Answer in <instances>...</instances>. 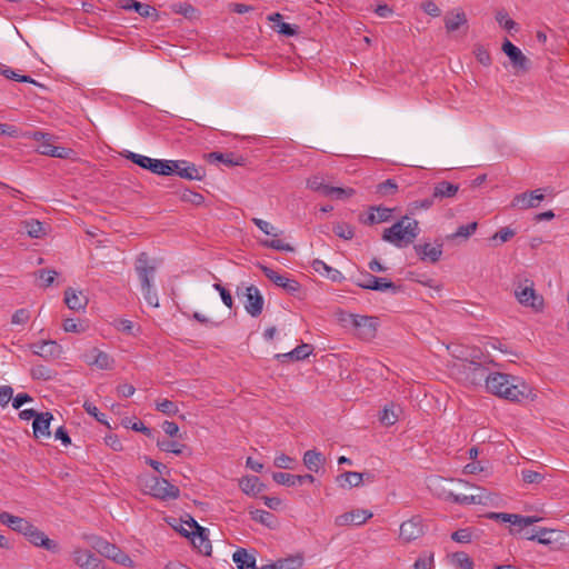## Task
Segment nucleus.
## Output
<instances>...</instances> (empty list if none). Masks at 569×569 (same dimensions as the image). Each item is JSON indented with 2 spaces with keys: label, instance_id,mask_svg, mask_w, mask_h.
Listing matches in <instances>:
<instances>
[{
  "label": "nucleus",
  "instance_id": "nucleus-30",
  "mask_svg": "<svg viewBox=\"0 0 569 569\" xmlns=\"http://www.w3.org/2000/svg\"><path fill=\"white\" fill-rule=\"evenodd\" d=\"M50 412H41L33 420V435L36 438H49L50 437V421L52 420Z\"/></svg>",
  "mask_w": 569,
  "mask_h": 569
},
{
  "label": "nucleus",
  "instance_id": "nucleus-39",
  "mask_svg": "<svg viewBox=\"0 0 569 569\" xmlns=\"http://www.w3.org/2000/svg\"><path fill=\"white\" fill-rule=\"evenodd\" d=\"M22 227L30 238H42L47 233L46 224L36 219L22 221Z\"/></svg>",
  "mask_w": 569,
  "mask_h": 569
},
{
  "label": "nucleus",
  "instance_id": "nucleus-49",
  "mask_svg": "<svg viewBox=\"0 0 569 569\" xmlns=\"http://www.w3.org/2000/svg\"><path fill=\"white\" fill-rule=\"evenodd\" d=\"M553 530L549 529H540L537 532H526L525 538L528 540H536L541 545H550L552 542L551 538L549 537L550 533H552Z\"/></svg>",
  "mask_w": 569,
  "mask_h": 569
},
{
  "label": "nucleus",
  "instance_id": "nucleus-23",
  "mask_svg": "<svg viewBox=\"0 0 569 569\" xmlns=\"http://www.w3.org/2000/svg\"><path fill=\"white\" fill-rule=\"evenodd\" d=\"M475 493L463 495L456 497V503L460 505H487L492 502V495L483 488H476Z\"/></svg>",
  "mask_w": 569,
  "mask_h": 569
},
{
  "label": "nucleus",
  "instance_id": "nucleus-28",
  "mask_svg": "<svg viewBox=\"0 0 569 569\" xmlns=\"http://www.w3.org/2000/svg\"><path fill=\"white\" fill-rule=\"evenodd\" d=\"M120 7L124 10H134L143 18H154V20H158L159 17L156 8L136 0H120Z\"/></svg>",
  "mask_w": 569,
  "mask_h": 569
},
{
  "label": "nucleus",
  "instance_id": "nucleus-35",
  "mask_svg": "<svg viewBox=\"0 0 569 569\" xmlns=\"http://www.w3.org/2000/svg\"><path fill=\"white\" fill-rule=\"evenodd\" d=\"M312 268L316 272L326 276L327 278L335 282H340L343 279V276L339 270L328 266L320 259H315L312 261Z\"/></svg>",
  "mask_w": 569,
  "mask_h": 569
},
{
  "label": "nucleus",
  "instance_id": "nucleus-61",
  "mask_svg": "<svg viewBox=\"0 0 569 569\" xmlns=\"http://www.w3.org/2000/svg\"><path fill=\"white\" fill-rule=\"evenodd\" d=\"M262 244L267 248H272L278 251L292 252L295 250V248L292 246L283 242L280 239L266 240L262 242Z\"/></svg>",
  "mask_w": 569,
  "mask_h": 569
},
{
  "label": "nucleus",
  "instance_id": "nucleus-24",
  "mask_svg": "<svg viewBox=\"0 0 569 569\" xmlns=\"http://www.w3.org/2000/svg\"><path fill=\"white\" fill-rule=\"evenodd\" d=\"M415 251L422 261L436 263L442 256V243H437L435 246L431 243L417 244L415 246Z\"/></svg>",
  "mask_w": 569,
  "mask_h": 569
},
{
  "label": "nucleus",
  "instance_id": "nucleus-22",
  "mask_svg": "<svg viewBox=\"0 0 569 569\" xmlns=\"http://www.w3.org/2000/svg\"><path fill=\"white\" fill-rule=\"evenodd\" d=\"M447 32L451 33L461 28L468 29V19L465 11L460 8L448 11L443 18Z\"/></svg>",
  "mask_w": 569,
  "mask_h": 569
},
{
  "label": "nucleus",
  "instance_id": "nucleus-14",
  "mask_svg": "<svg viewBox=\"0 0 569 569\" xmlns=\"http://www.w3.org/2000/svg\"><path fill=\"white\" fill-rule=\"evenodd\" d=\"M72 559L81 569H103L102 560L88 549L74 548Z\"/></svg>",
  "mask_w": 569,
  "mask_h": 569
},
{
  "label": "nucleus",
  "instance_id": "nucleus-50",
  "mask_svg": "<svg viewBox=\"0 0 569 569\" xmlns=\"http://www.w3.org/2000/svg\"><path fill=\"white\" fill-rule=\"evenodd\" d=\"M156 409L167 416H174L178 413V406L168 399H160L156 401Z\"/></svg>",
  "mask_w": 569,
  "mask_h": 569
},
{
  "label": "nucleus",
  "instance_id": "nucleus-45",
  "mask_svg": "<svg viewBox=\"0 0 569 569\" xmlns=\"http://www.w3.org/2000/svg\"><path fill=\"white\" fill-rule=\"evenodd\" d=\"M252 520L271 528L274 523V516L266 510L254 509L249 511Z\"/></svg>",
  "mask_w": 569,
  "mask_h": 569
},
{
  "label": "nucleus",
  "instance_id": "nucleus-42",
  "mask_svg": "<svg viewBox=\"0 0 569 569\" xmlns=\"http://www.w3.org/2000/svg\"><path fill=\"white\" fill-rule=\"evenodd\" d=\"M241 490L247 495H257L262 490L263 485L260 483L259 478L256 476H247L240 480Z\"/></svg>",
  "mask_w": 569,
  "mask_h": 569
},
{
  "label": "nucleus",
  "instance_id": "nucleus-40",
  "mask_svg": "<svg viewBox=\"0 0 569 569\" xmlns=\"http://www.w3.org/2000/svg\"><path fill=\"white\" fill-rule=\"evenodd\" d=\"M91 546L97 552H99L101 556H103L110 560L119 548L118 546H116L100 537L94 538Z\"/></svg>",
  "mask_w": 569,
  "mask_h": 569
},
{
  "label": "nucleus",
  "instance_id": "nucleus-52",
  "mask_svg": "<svg viewBox=\"0 0 569 569\" xmlns=\"http://www.w3.org/2000/svg\"><path fill=\"white\" fill-rule=\"evenodd\" d=\"M252 222L266 234L278 237L282 233L281 230L277 229L274 226H272L270 222L262 220L260 218H253Z\"/></svg>",
  "mask_w": 569,
  "mask_h": 569
},
{
  "label": "nucleus",
  "instance_id": "nucleus-21",
  "mask_svg": "<svg viewBox=\"0 0 569 569\" xmlns=\"http://www.w3.org/2000/svg\"><path fill=\"white\" fill-rule=\"evenodd\" d=\"M372 517V512L365 509H357L349 512H345L342 515H339L335 519V523L337 526H350L356 525L360 526L365 523L368 519Z\"/></svg>",
  "mask_w": 569,
  "mask_h": 569
},
{
  "label": "nucleus",
  "instance_id": "nucleus-11",
  "mask_svg": "<svg viewBox=\"0 0 569 569\" xmlns=\"http://www.w3.org/2000/svg\"><path fill=\"white\" fill-rule=\"evenodd\" d=\"M169 176L176 173L187 180H202L204 172L201 168L186 160H170Z\"/></svg>",
  "mask_w": 569,
  "mask_h": 569
},
{
  "label": "nucleus",
  "instance_id": "nucleus-4",
  "mask_svg": "<svg viewBox=\"0 0 569 569\" xmlns=\"http://www.w3.org/2000/svg\"><path fill=\"white\" fill-rule=\"evenodd\" d=\"M428 489L432 495L443 500L456 502V497L461 496L457 492L458 487H472L468 481L462 479H447L439 476H432L427 480Z\"/></svg>",
  "mask_w": 569,
  "mask_h": 569
},
{
  "label": "nucleus",
  "instance_id": "nucleus-12",
  "mask_svg": "<svg viewBox=\"0 0 569 569\" xmlns=\"http://www.w3.org/2000/svg\"><path fill=\"white\" fill-rule=\"evenodd\" d=\"M157 266L150 259L147 252H141L138 254L134 261V270L140 280L141 284L151 283L153 276L156 273Z\"/></svg>",
  "mask_w": 569,
  "mask_h": 569
},
{
  "label": "nucleus",
  "instance_id": "nucleus-63",
  "mask_svg": "<svg viewBox=\"0 0 569 569\" xmlns=\"http://www.w3.org/2000/svg\"><path fill=\"white\" fill-rule=\"evenodd\" d=\"M379 420L382 425L385 426H392L397 422L398 420V417L397 415L395 413L393 409L392 408H389V407H386L381 413H380V417H379Z\"/></svg>",
  "mask_w": 569,
  "mask_h": 569
},
{
  "label": "nucleus",
  "instance_id": "nucleus-1",
  "mask_svg": "<svg viewBox=\"0 0 569 569\" xmlns=\"http://www.w3.org/2000/svg\"><path fill=\"white\" fill-rule=\"evenodd\" d=\"M486 388L492 395L515 402L532 397V388L523 379L507 373H490Z\"/></svg>",
  "mask_w": 569,
  "mask_h": 569
},
{
  "label": "nucleus",
  "instance_id": "nucleus-16",
  "mask_svg": "<svg viewBox=\"0 0 569 569\" xmlns=\"http://www.w3.org/2000/svg\"><path fill=\"white\" fill-rule=\"evenodd\" d=\"M246 302L244 309L251 317H258L263 309V298L259 289L251 284L246 288Z\"/></svg>",
  "mask_w": 569,
  "mask_h": 569
},
{
  "label": "nucleus",
  "instance_id": "nucleus-25",
  "mask_svg": "<svg viewBox=\"0 0 569 569\" xmlns=\"http://www.w3.org/2000/svg\"><path fill=\"white\" fill-rule=\"evenodd\" d=\"M543 198L545 196L541 189L533 190L529 193L525 192L515 197L512 207L519 206L522 209L536 208Z\"/></svg>",
  "mask_w": 569,
  "mask_h": 569
},
{
  "label": "nucleus",
  "instance_id": "nucleus-32",
  "mask_svg": "<svg viewBox=\"0 0 569 569\" xmlns=\"http://www.w3.org/2000/svg\"><path fill=\"white\" fill-rule=\"evenodd\" d=\"M64 303L69 309L79 311L87 307L88 299L81 291L77 292L74 289L68 288L64 291Z\"/></svg>",
  "mask_w": 569,
  "mask_h": 569
},
{
  "label": "nucleus",
  "instance_id": "nucleus-5",
  "mask_svg": "<svg viewBox=\"0 0 569 569\" xmlns=\"http://www.w3.org/2000/svg\"><path fill=\"white\" fill-rule=\"evenodd\" d=\"M515 297L517 301L526 307L530 308L536 312H541L545 308V299L535 289V283L530 279L518 281L515 284Z\"/></svg>",
  "mask_w": 569,
  "mask_h": 569
},
{
  "label": "nucleus",
  "instance_id": "nucleus-13",
  "mask_svg": "<svg viewBox=\"0 0 569 569\" xmlns=\"http://www.w3.org/2000/svg\"><path fill=\"white\" fill-rule=\"evenodd\" d=\"M425 533L423 522L420 517H412L400 525L399 538L405 543L417 540Z\"/></svg>",
  "mask_w": 569,
  "mask_h": 569
},
{
  "label": "nucleus",
  "instance_id": "nucleus-6",
  "mask_svg": "<svg viewBox=\"0 0 569 569\" xmlns=\"http://www.w3.org/2000/svg\"><path fill=\"white\" fill-rule=\"evenodd\" d=\"M339 320L350 322L361 339H372L377 331V318L341 312Z\"/></svg>",
  "mask_w": 569,
  "mask_h": 569
},
{
  "label": "nucleus",
  "instance_id": "nucleus-2",
  "mask_svg": "<svg viewBox=\"0 0 569 569\" xmlns=\"http://www.w3.org/2000/svg\"><path fill=\"white\" fill-rule=\"evenodd\" d=\"M419 233L420 228L418 221L405 216L391 227L386 228L381 238L383 241L397 248H405L413 243Z\"/></svg>",
  "mask_w": 569,
  "mask_h": 569
},
{
  "label": "nucleus",
  "instance_id": "nucleus-53",
  "mask_svg": "<svg viewBox=\"0 0 569 569\" xmlns=\"http://www.w3.org/2000/svg\"><path fill=\"white\" fill-rule=\"evenodd\" d=\"M478 223L470 222L468 224L460 226L455 233L449 236V239L463 238L468 239L471 234H473L477 230Z\"/></svg>",
  "mask_w": 569,
  "mask_h": 569
},
{
  "label": "nucleus",
  "instance_id": "nucleus-41",
  "mask_svg": "<svg viewBox=\"0 0 569 569\" xmlns=\"http://www.w3.org/2000/svg\"><path fill=\"white\" fill-rule=\"evenodd\" d=\"M540 519L538 517H531V516H520L512 513L510 523L513 526V528L510 529L511 533H518L522 529L531 526L532 523L539 521Z\"/></svg>",
  "mask_w": 569,
  "mask_h": 569
},
{
  "label": "nucleus",
  "instance_id": "nucleus-10",
  "mask_svg": "<svg viewBox=\"0 0 569 569\" xmlns=\"http://www.w3.org/2000/svg\"><path fill=\"white\" fill-rule=\"evenodd\" d=\"M126 158L131 160L134 164L141 167L142 169L149 170L154 174L169 176L170 160L153 159L134 152H128Z\"/></svg>",
  "mask_w": 569,
  "mask_h": 569
},
{
  "label": "nucleus",
  "instance_id": "nucleus-15",
  "mask_svg": "<svg viewBox=\"0 0 569 569\" xmlns=\"http://www.w3.org/2000/svg\"><path fill=\"white\" fill-rule=\"evenodd\" d=\"M356 283L360 288L368 289V290H376V291L391 290L392 292H397L399 290V287L396 286L390 280H388L387 278H379V277L372 276L371 273L363 274V279L358 280Z\"/></svg>",
  "mask_w": 569,
  "mask_h": 569
},
{
  "label": "nucleus",
  "instance_id": "nucleus-57",
  "mask_svg": "<svg viewBox=\"0 0 569 569\" xmlns=\"http://www.w3.org/2000/svg\"><path fill=\"white\" fill-rule=\"evenodd\" d=\"M497 22L508 31L517 28V23L508 16L505 10H500L496 13Z\"/></svg>",
  "mask_w": 569,
  "mask_h": 569
},
{
  "label": "nucleus",
  "instance_id": "nucleus-34",
  "mask_svg": "<svg viewBox=\"0 0 569 569\" xmlns=\"http://www.w3.org/2000/svg\"><path fill=\"white\" fill-rule=\"evenodd\" d=\"M232 560L238 569H256L254 556L243 548H239L233 552Z\"/></svg>",
  "mask_w": 569,
  "mask_h": 569
},
{
  "label": "nucleus",
  "instance_id": "nucleus-8",
  "mask_svg": "<svg viewBox=\"0 0 569 569\" xmlns=\"http://www.w3.org/2000/svg\"><path fill=\"white\" fill-rule=\"evenodd\" d=\"M478 359L479 357L477 356L472 357L470 361L455 365L459 368L463 379L471 385H480L482 381L487 383V377L490 375Z\"/></svg>",
  "mask_w": 569,
  "mask_h": 569
},
{
  "label": "nucleus",
  "instance_id": "nucleus-7",
  "mask_svg": "<svg viewBox=\"0 0 569 569\" xmlns=\"http://www.w3.org/2000/svg\"><path fill=\"white\" fill-rule=\"evenodd\" d=\"M502 51L510 60L511 67L516 76L527 73L531 68L530 59L522 53L511 41L506 39L501 47Z\"/></svg>",
  "mask_w": 569,
  "mask_h": 569
},
{
  "label": "nucleus",
  "instance_id": "nucleus-9",
  "mask_svg": "<svg viewBox=\"0 0 569 569\" xmlns=\"http://www.w3.org/2000/svg\"><path fill=\"white\" fill-rule=\"evenodd\" d=\"M260 269L261 271L263 272V274L271 281L273 282L276 286L282 288L287 293L293 296V297H297V298H300L302 299V289H301V284L292 279V278H288L283 274H280L278 273L277 271H274L273 269L267 267V266H260Z\"/></svg>",
  "mask_w": 569,
  "mask_h": 569
},
{
  "label": "nucleus",
  "instance_id": "nucleus-37",
  "mask_svg": "<svg viewBox=\"0 0 569 569\" xmlns=\"http://www.w3.org/2000/svg\"><path fill=\"white\" fill-rule=\"evenodd\" d=\"M302 460L307 469L313 472H318L326 461L325 456L317 450L306 451Z\"/></svg>",
  "mask_w": 569,
  "mask_h": 569
},
{
  "label": "nucleus",
  "instance_id": "nucleus-27",
  "mask_svg": "<svg viewBox=\"0 0 569 569\" xmlns=\"http://www.w3.org/2000/svg\"><path fill=\"white\" fill-rule=\"evenodd\" d=\"M272 479L283 486L292 487L296 485H302L305 482L312 483L315 481V477L312 475H291L287 472H274L272 475Z\"/></svg>",
  "mask_w": 569,
  "mask_h": 569
},
{
  "label": "nucleus",
  "instance_id": "nucleus-60",
  "mask_svg": "<svg viewBox=\"0 0 569 569\" xmlns=\"http://www.w3.org/2000/svg\"><path fill=\"white\" fill-rule=\"evenodd\" d=\"M516 234V231L511 229L510 227L501 228L499 231H497L491 238V241H500L501 243L508 242L513 238Z\"/></svg>",
  "mask_w": 569,
  "mask_h": 569
},
{
  "label": "nucleus",
  "instance_id": "nucleus-56",
  "mask_svg": "<svg viewBox=\"0 0 569 569\" xmlns=\"http://www.w3.org/2000/svg\"><path fill=\"white\" fill-rule=\"evenodd\" d=\"M435 201L436 200L433 199L432 196L427 199L416 200L409 204L408 210L411 214H415L418 210L430 209L433 206Z\"/></svg>",
  "mask_w": 569,
  "mask_h": 569
},
{
  "label": "nucleus",
  "instance_id": "nucleus-62",
  "mask_svg": "<svg viewBox=\"0 0 569 569\" xmlns=\"http://www.w3.org/2000/svg\"><path fill=\"white\" fill-rule=\"evenodd\" d=\"M30 319V311L26 308H21L14 311V313L11 317V323L23 326L26 325Z\"/></svg>",
  "mask_w": 569,
  "mask_h": 569
},
{
  "label": "nucleus",
  "instance_id": "nucleus-48",
  "mask_svg": "<svg viewBox=\"0 0 569 569\" xmlns=\"http://www.w3.org/2000/svg\"><path fill=\"white\" fill-rule=\"evenodd\" d=\"M157 446L159 447L160 450L164 452H171L177 456L182 455L186 448L184 445L171 440H158Z\"/></svg>",
  "mask_w": 569,
  "mask_h": 569
},
{
  "label": "nucleus",
  "instance_id": "nucleus-36",
  "mask_svg": "<svg viewBox=\"0 0 569 569\" xmlns=\"http://www.w3.org/2000/svg\"><path fill=\"white\" fill-rule=\"evenodd\" d=\"M312 346L302 343L298 347H296L293 350L287 353H279L276 355V358L278 360L284 361V360H303L312 352Z\"/></svg>",
  "mask_w": 569,
  "mask_h": 569
},
{
  "label": "nucleus",
  "instance_id": "nucleus-47",
  "mask_svg": "<svg viewBox=\"0 0 569 569\" xmlns=\"http://www.w3.org/2000/svg\"><path fill=\"white\" fill-rule=\"evenodd\" d=\"M451 562L461 569H473L472 559L463 551L452 553Z\"/></svg>",
  "mask_w": 569,
  "mask_h": 569
},
{
  "label": "nucleus",
  "instance_id": "nucleus-3",
  "mask_svg": "<svg viewBox=\"0 0 569 569\" xmlns=\"http://www.w3.org/2000/svg\"><path fill=\"white\" fill-rule=\"evenodd\" d=\"M139 483L146 493L158 499H177L180 495L179 488L164 478L142 476L139 479Z\"/></svg>",
  "mask_w": 569,
  "mask_h": 569
},
{
  "label": "nucleus",
  "instance_id": "nucleus-38",
  "mask_svg": "<svg viewBox=\"0 0 569 569\" xmlns=\"http://www.w3.org/2000/svg\"><path fill=\"white\" fill-rule=\"evenodd\" d=\"M329 187V180L320 173L312 174L307 179V188L320 193L323 197H326V194L328 193Z\"/></svg>",
  "mask_w": 569,
  "mask_h": 569
},
{
  "label": "nucleus",
  "instance_id": "nucleus-31",
  "mask_svg": "<svg viewBox=\"0 0 569 569\" xmlns=\"http://www.w3.org/2000/svg\"><path fill=\"white\" fill-rule=\"evenodd\" d=\"M392 211H393V209L382 207V206L370 207L368 217L365 220V223L376 224V223L387 222L391 219Z\"/></svg>",
  "mask_w": 569,
  "mask_h": 569
},
{
  "label": "nucleus",
  "instance_id": "nucleus-33",
  "mask_svg": "<svg viewBox=\"0 0 569 569\" xmlns=\"http://www.w3.org/2000/svg\"><path fill=\"white\" fill-rule=\"evenodd\" d=\"M371 478L369 473H361L356 471H346L337 477V481L341 488L359 487L365 477Z\"/></svg>",
  "mask_w": 569,
  "mask_h": 569
},
{
  "label": "nucleus",
  "instance_id": "nucleus-59",
  "mask_svg": "<svg viewBox=\"0 0 569 569\" xmlns=\"http://www.w3.org/2000/svg\"><path fill=\"white\" fill-rule=\"evenodd\" d=\"M451 355L457 358L460 363L470 361L472 357H477L476 350L469 351L468 349H462L458 346L453 347Z\"/></svg>",
  "mask_w": 569,
  "mask_h": 569
},
{
  "label": "nucleus",
  "instance_id": "nucleus-17",
  "mask_svg": "<svg viewBox=\"0 0 569 569\" xmlns=\"http://www.w3.org/2000/svg\"><path fill=\"white\" fill-rule=\"evenodd\" d=\"M31 350L34 355L47 360L58 359L62 353L61 346L54 340H43L39 343H33Z\"/></svg>",
  "mask_w": 569,
  "mask_h": 569
},
{
  "label": "nucleus",
  "instance_id": "nucleus-18",
  "mask_svg": "<svg viewBox=\"0 0 569 569\" xmlns=\"http://www.w3.org/2000/svg\"><path fill=\"white\" fill-rule=\"evenodd\" d=\"M84 361L89 366H94L101 370H111L114 367V359L107 352L92 348L84 355Z\"/></svg>",
  "mask_w": 569,
  "mask_h": 569
},
{
  "label": "nucleus",
  "instance_id": "nucleus-44",
  "mask_svg": "<svg viewBox=\"0 0 569 569\" xmlns=\"http://www.w3.org/2000/svg\"><path fill=\"white\" fill-rule=\"evenodd\" d=\"M274 563L276 569H300L303 566V557L301 555L290 556Z\"/></svg>",
  "mask_w": 569,
  "mask_h": 569
},
{
  "label": "nucleus",
  "instance_id": "nucleus-58",
  "mask_svg": "<svg viewBox=\"0 0 569 569\" xmlns=\"http://www.w3.org/2000/svg\"><path fill=\"white\" fill-rule=\"evenodd\" d=\"M398 190V184L395 180L388 179L377 186V192L380 196L395 194Z\"/></svg>",
  "mask_w": 569,
  "mask_h": 569
},
{
  "label": "nucleus",
  "instance_id": "nucleus-54",
  "mask_svg": "<svg viewBox=\"0 0 569 569\" xmlns=\"http://www.w3.org/2000/svg\"><path fill=\"white\" fill-rule=\"evenodd\" d=\"M180 199L184 202L192 203L194 206H201L204 202V198L201 193L186 189L181 192Z\"/></svg>",
  "mask_w": 569,
  "mask_h": 569
},
{
  "label": "nucleus",
  "instance_id": "nucleus-64",
  "mask_svg": "<svg viewBox=\"0 0 569 569\" xmlns=\"http://www.w3.org/2000/svg\"><path fill=\"white\" fill-rule=\"evenodd\" d=\"M111 560L113 562L124 566V567H130V568L134 567V562L132 561V559L126 552H123L120 548H118V550L116 551V553L113 555Z\"/></svg>",
  "mask_w": 569,
  "mask_h": 569
},
{
  "label": "nucleus",
  "instance_id": "nucleus-43",
  "mask_svg": "<svg viewBox=\"0 0 569 569\" xmlns=\"http://www.w3.org/2000/svg\"><path fill=\"white\" fill-rule=\"evenodd\" d=\"M208 158L211 162L219 161L229 167L242 164L241 157L234 158L233 153L211 152L209 153Z\"/></svg>",
  "mask_w": 569,
  "mask_h": 569
},
{
  "label": "nucleus",
  "instance_id": "nucleus-46",
  "mask_svg": "<svg viewBox=\"0 0 569 569\" xmlns=\"http://www.w3.org/2000/svg\"><path fill=\"white\" fill-rule=\"evenodd\" d=\"M355 193H356V191L352 188H341V187L330 186L326 197L336 199V200H347V199L351 198Z\"/></svg>",
  "mask_w": 569,
  "mask_h": 569
},
{
  "label": "nucleus",
  "instance_id": "nucleus-26",
  "mask_svg": "<svg viewBox=\"0 0 569 569\" xmlns=\"http://www.w3.org/2000/svg\"><path fill=\"white\" fill-rule=\"evenodd\" d=\"M0 522L23 536L28 533V529L32 525L28 520L7 511H0Z\"/></svg>",
  "mask_w": 569,
  "mask_h": 569
},
{
  "label": "nucleus",
  "instance_id": "nucleus-29",
  "mask_svg": "<svg viewBox=\"0 0 569 569\" xmlns=\"http://www.w3.org/2000/svg\"><path fill=\"white\" fill-rule=\"evenodd\" d=\"M459 186L449 181H440L433 186L432 197L436 201L451 199L457 196Z\"/></svg>",
  "mask_w": 569,
  "mask_h": 569
},
{
  "label": "nucleus",
  "instance_id": "nucleus-19",
  "mask_svg": "<svg viewBox=\"0 0 569 569\" xmlns=\"http://www.w3.org/2000/svg\"><path fill=\"white\" fill-rule=\"evenodd\" d=\"M28 540L36 547H41L51 552H58L59 546L54 540L49 539L43 531L39 530L36 526L31 525L28 533L24 535Z\"/></svg>",
  "mask_w": 569,
  "mask_h": 569
},
{
  "label": "nucleus",
  "instance_id": "nucleus-20",
  "mask_svg": "<svg viewBox=\"0 0 569 569\" xmlns=\"http://www.w3.org/2000/svg\"><path fill=\"white\" fill-rule=\"evenodd\" d=\"M184 537L191 538L192 545L204 556H210L212 551L211 542L206 528H198V531L189 532L186 529L180 531Z\"/></svg>",
  "mask_w": 569,
  "mask_h": 569
},
{
  "label": "nucleus",
  "instance_id": "nucleus-55",
  "mask_svg": "<svg viewBox=\"0 0 569 569\" xmlns=\"http://www.w3.org/2000/svg\"><path fill=\"white\" fill-rule=\"evenodd\" d=\"M141 289H142L143 298L147 301V303L154 308L158 307L159 298H158L157 292L152 289V284L151 283H148L147 286L141 284Z\"/></svg>",
  "mask_w": 569,
  "mask_h": 569
},
{
  "label": "nucleus",
  "instance_id": "nucleus-51",
  "mask_svg": "<svg viewBox=\"0 0 569 569\" xmlns=\"http://www.w3.org/2000/svg\"><path fill=\"white\" fill-rule=\"evenodd\" d=\"M333 232L339 238L345 240H351L355 236V229L351 224L346 222H339L333 227Z\"/></svg>",
  "mask_w": 569,
  "mask_h": 569
}]
</instances>
